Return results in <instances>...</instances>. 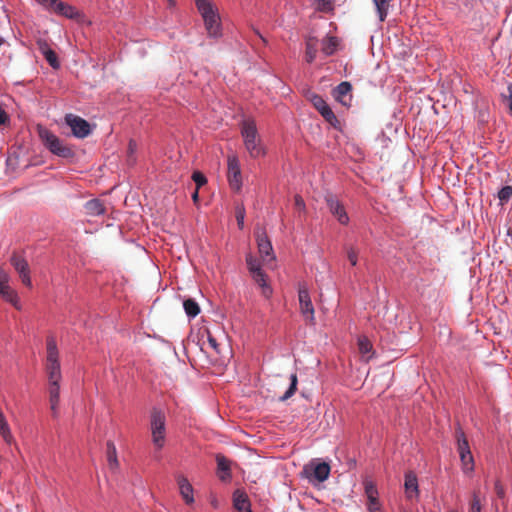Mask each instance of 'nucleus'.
I'll return each mask as SVG.
<instances>
[{
	"label": "nucleus",
	"mask_w": 512,
	"mask_h": 512,
	"mask_svg": "<svg viewBox=\"0 0 512 512\" xmlns=\"http://www.w3.org/2000/svg\"><path fill=\"white\" fill-rule=\"evenodd\" d=\"M241 135L244 145L252 158H259L265 155V149L258 134L256 123L253 119H245L241 123Z\"/></svg>",
	"instance_id": "obj_1"
},
{
	"label": "nucleus",
	"mask_w": 512,
	"mask_h": 512,
	"mask_svg": "<svg viewBox=\"0 0 512 512\" xmlns=\"http://www.w3.org/2000/svg\"><path fill=\"white\" fill-rule=\"evenodd\" d=\"M38 136L42 144L54 155L61 158H72L74 157V151L65 144L60 138L54 133L45 128L44 126H37Z\"/></svg>",
	"instance_id": "obj_2"
},
{
	"label": "nucleus",
	"mask_w": 512,
	"mask_h": 512,
	"mask_svg": "<svg viewBox=\"0 0 512 512\" xmlns=\"http://www.w3.org/2000/svg\"><path fill=\"white\" fill-rule=\"evenodd\" d=\"M151 440L157 451H160L166 443V416L165 413L153 408L150 413L149 425Z\"/></svg>",
	"instance_id": "obj_3"
},
{
	"label": "nucleus",
	"mask_w": 512,
	"mask_h": 512,
	"mask_svg": "<svg viewBox=\"0 0 512 512\" xmlns=\"http://www.w3.org/2000/svg\"><path fill=\"white\" fill-rule=\"evenodd\" d=\"M197 9L201 14L207 33L211 37H219L220 18L216 8L209 0H195Z\"/></svg>",
	"instance_id": "obj_4"
},
{
	"label": "nucleus",
	"mask_w": 512,
	"mask_h": 512,
	"mask_svg": "<svg viewBox=\"0 0 512 512\" xmlns=\"http://www.w3.org/2000/svg\"><path fill=\"white\" fill-rule=\"evenodd\" d=\"M45 371L47 373L48 380L62 379L59 351L54 336H48L46 339Z\"/></svg>",
	"instance_id": "obj_5"
},
{
	"label": "nucleus",
	"mask_w": 512,
	"mask_h": 512,
	"mask_svg": "<svg viewBox=\"0 0 512 512\" xmlns=\"http://www.w3.org/2000/svg\"><path fill=\"white\" fill-rule=\"evenodd\" d=\"M455 437L457 441V450L462 464V470L465 474H470L474 471V458L462 428L458 427L456 429Z\"/></svg>",
	"instance_id": "obj_6"
},
{
	"label": "nucleus",
	"mask_w": 512,
	"mask_h": 512,
	"mask_svg": "<svg viewBox=\"0 0 512 512\" xmlns=\"http://www.w3.org/2000/svg\"><path fill=\"white\" fill-rule=\"evenodd\" d=\"M299 308L304 320L309 325L315 324V310L306 285H299L298 289Z\"/></svg>",
	"instance_id": "obj_7"
},
{
	"label": "nucleus",
	"mask_w": 512,
	"mask_h": 512,
	"mask_svg": "<svg viewBox=\"0 0 512 512\" xmlns=\"http://www.w3.org/2000/svg\"><path fill=\"white\" fill-rule=\"evenodd\" d=\"M10 277L4 271L0 270V297L14 306L17 310L22 309L18 293L9 285Z\"/></svg>",
	"instance_id": "obj_8"
},
{
	"label": "nucleus",
	"mask_w": 512,
	"mask_h": 512,
	"mask_svg": "<svg viewBox=\"0 0 512 512\" xmlns=\"http://www.w3.org/2000/svg\"><path fill=\"white\" fill-rule=\"evenodd\" d=\"M309 100L311 101L312 105L315 107V109L322 115V117L333 127H337L339 124V121L332 111V109L329 107V105L326 103V101L318 94L311 93L309 95Z\"/></svg>",
	"instance_id": "obj_9"
},
{
	"label": "nucleus",
	"mask_w": 512,
	"mask_h": 512,
	"mask_svg": "<svg viewBox=\"0 0 512 512\" xmlns=\"http://www.w3.org/2000/svg\"><path fill=\"white\" fill-rule=\"evenodd\" d=\"M227 178L231 188L239 191L242 187L241 169L238 158L235 155L228 156L227 159Z\"/></svg>",
	"instance_id": "obj_10"
},
{
	"label": "nucleus",
	"mask_w": 512,
	"mask_h": 512,
	"mask_svg": "<svg viewBox=\"0 0 512 512\" xmlns=\"http://www.w3.org/2000/svg\"><path fill=\"white\" fill-rule=\"evenodd\" d=\"M65 122L71 128L73 135L78 138H85L91 132L89 123L79 116L67 114Z\"/></svg>",
	"instance_id": "obj_11"
},
{
	"label": "nucleus",
	"mask_w": 512,
	"mask_h": 512,
	"mask_svg": "<svg viewBox=\"0 0 512 512\" xmlns=\"http://www.w3.org/2000/svg\"><path fill=\"white\" fill-rule=\"evenodd\" d=\"M303 473L310 481L315 479L318 482H323L329 477L330 466L326 462L318 463L316 465H306L303 469Z\"/></svg>",
	"instance_id": "obj_12"
},
{
	"label": "nucleus",
	"mask_w": 512,
	"mask_h": 512,
	"mask_svg": "<svg viewBox=\"0 0 512 512\" xmlns=\"http://www.w3.org/2000/svg\"><path fill=\"white\" fill-rule=\"evenodd\" d=\"M325 201L330 212L337 218V220L341 224L346 225L349 222V217L346 213L343 204L338 200V198L333 194L329 193L325 196Z\"/></svg>",
	"instance_id": "obj_13"
},
{
	"label": "nucleus",
	"mask_w": 512,
	"mask_h": 512,
	"mask_svg": "<svg viewBox=\"0 0 512 512\" xmlns=\"http://www.w3.org/2000/svg\"><path fill=\"white\" fill-rule=\"evenodd\" d=\"M11 264L14 267V269L17 271V273L19 274V277H20L23 285H25L27 287H31L32 281L30 278V269H29L28 262L21 256L14 254L11 257Z\"/></svg>",
	"instance_id": "obj_14"
},
{
	"label": "nucleus",
	"mask_w": 512,
	"mask_h": 512,
	"mask_svg": "<svg viewBox=\"0 0 512 512\" xmlns=\"http://www.w3.org/2000/svg\"><path fill=\"white\" fill-rule=\"evenodd\" d=\"M255 235L260 255L265 260H273V248L266 232L263 229H259L256 231Z\"/></svg>",
	"instance_id": "obj_15"
},
{
	"label": "nucleus",
	"mask_w": 512,
	"mask_h": 512,
	"mask_svg": "<svg viewBox=\"0 0 512 512\" xmlns=\"http://www.w3.org/2000/svg\"><path fill=\"white\" fill-rule=\"evenodd\" d=\"M60 381L61 380H48L49 402L53 417H57L58 415V405L60 402Z\"/></svg>",
	"instance_id": "obj_16"
},
{
	"label": "nucleus",
	"mask_w": 512,
	"mask_h": 512,
	"mask_svg": "<svg viewBox=\"0 0 512 512\" xmlns=\"http://www.w3.org/2000/svg\"><path fill=\"white\" fill-rule=\"evenodd\" d=\"M351 91H352V85L347 82H341L334 90H333V96L334 98L339 101L343 105H349V102L351 100Z\"/></svg>",
	"instance_id": "obj_17"
},
{
	"label": "nucleus",
	"mask_w": 512,
	"mask_h": 512,
	"mask_svg": "<svg viewBox=\"0 0 512 512\" xmlns=\"http://www.w3.org/2000/svg\"><path fill=\"white\" fill-rule=\"evenodd\" d=\"M177 484L179 486L180 494L186 504H192L194 502L193 487L189 483L188 479L180 475L177 477Z\"/></svg>",
	"instance_id": "obj_18"
},
{
	"label": "nucleus",
	"mask_w": 512,
	"mask_h": 512,
	"mask_svg": "<svg viewBox=\"0 0 512 512\" xmlns=\"http://www.w3.org/2000/svg\"><path fill=\"white\" fill-rule=\"evenodd\" d=\"M404 487L407 498L413 499L418 497V481L413 472H407L405 474Z\"/></svg>",
	"instance_id": "obj_19"
},
{
	"label": "nucleus",
	"mask_w": 512,
	"mask_h": 512,
	"mask_svg": "<svg viewBox=\"0 0 512 512\" xmlns=\"http://www.w3.org/2000/svg\"><path fill=\"white\" fill-rule=\"evenodd\" d=\"M218 475L222 481L229 480L231 478V462L225 456L218 454L216 456Z\"/></svg>",
	"instance_id": "obj_20"
},
{
	"label": "nucleus",
	"mask_w": 512,
	"mask_h": 512,
	"mask_svg": "<svg viewBox=\"0 0 512 512\" xmlns=\"http://www.w3.org/2000/svg\"><path fill=\"white\" fill-rule=\"evenodd\" d=\"M51 12H54L61 16H65L66 18H69V19H73L78 15L77 10L73 6H71L67 3H64L60 0H56V3L53 6Z\"/></svg>",
	"instance_id": "obj_21"
},
{
	"label": "nucleus",
	"mask_w": 512,
	"mask_h": 512,
	"mask_svg": "<svg viewBox=\"0 0 512 512\" xmlns=\"http://www.w3.org/2000/svg\"><path fill=\"white\" fill-rule=\"evenodd\" d=\"M318 51V40L316 37L309 36L306 39L305 59L308 63H312Z\"/></svg>",
	"instance_id": "obj_22"
},
{
	"label": "nucleus",
	"mask_w": 512,
	"mask_h": 512,
	"mask_svg": "<svg viewBox=\"0 0 512 512\" xmlns=\"http://www.w3.org/2000/svg\"><path fill=\"white\" fill-rule=\"evenodd\" d=\"M106 457L109 468L111 470H116L119 467V462L117 458V450L112 441H107L106 443Z\"/></svg>",
	"instance_id": "obj_23"
},
{
	"label": "nucleus",
	"mask_w": 512,
	"mask_h": 512,
	"mask_svg": "<svg viewBox=\"0 0 512 512\" xmlns=\"http://www.w3.org/2000/svg\"><path fill=\"white\" fill-rule=\"evenodd\" d=\"M86 213L89 216H99L105 213V207L99 199H92L85 204Z\"/></svg>",
	"instance_id": "obj_24"
},
{
	"label": "nucleus",
	"mask_w": 512,
	"mask_h": 512,
	"mask_svg": "<svg viewBox=\"0 0 512 512\" xmlns=\"http://www.w3.org/2000/svg\"><path fill=\"white\" fill-rule=\"evenodd\" d=\"M339 45V41L334 36H327L322 40L321 51L325 56L334 54Z\"/></svg>",
	"instance_id": "obj_25"
},
{
	"label": "nucleus",
	"mask_w": 512,
	"mask_h": 512,
	"mask_svg": "<svg viewBox=\"0 0 512 512\" xmlns=\"http://www.w3.org/2000/svg\"><path fill=\"white\" fill-rule=\"evenodd\" d=\"M358 349H359V352L362 355V357L365 359V361H369L371 359V357H372L371 352H372L373 346L367 337L361 336L358 338Z\"/></svg>",
	"instance_id": "obj_26"
},
{
	"label": "nucleus",
	"mask_w": 512,
	"mask_h": 512,
	"mask_svg": "<svg viewBox=\"0 0 512 512\" xmlns=\"http://www.w3.org/2000/svg\"><path fill=\"white\" fill-rule=\"evenodd\" d=\"M253 280L262 288V293L265 297H269L272 293L271 288L266 283V275L261 270L255 273H252Z\"/></svg>",
	"instance_id": "obj_27"
},
{
	"label": "nucleus",
	"mask_w": 512,
	"mask_h": 512,
	"mask_svg": "<svg viewBox=\"0 0 512 512\" xmlns=\"http://www.w3.org/2000/svg\"><path fill=\"white\" fill-rule=\"evenodd\" d=\"M233 502L235 509L238 511L247 512V510H251L249 500L244 493H240L239 491L235 492Z\"/></svg>",
	"instance_id": "obj_28"
},
{
	"label": "nucleus",
	"mask_w": 512,
	"mask_h": 512,
	"mask_svg": "<svg viewBox=\"0 0 512 512\" xmlns=\"http://www.w3.org/2000/svg\"><path fill=\"white\" fill-rule=\"evenodd\" d=\"M390 2L391 0H373L381 22L385 21L387 17Z\"/></svg>",
	"instance_id": "obj_29"
},
{
	"label": "nucleus",
	"mask_w": 512,
	"mask_h": 512,
	"mask_svg": "<svg viewBox=\"0 0 512 512\" xmlns=\"http://www.w3.org/2000/svg\"><path fill=\"white\" fill-rule=\"evenodd\" d=\"M183 307H184V310H185L187 316H189L191 318L196 317L200 313V307H199L198 303L191 298L186 299L184 301Z\"/></svg>",
	"instance_id": "obj_30"
},
{
	"label": "nucleus",
	"mask_w": 512,
	"mask_h": 512,
	"mask_svg": "<svg viewBox=\"0 0 512 512\" xmlns=\"http://www.w3.org/2000/svg\"><path fill=\"white\" fill-rule=\"evenodd\" d=\"M482 505L480 501V491L479 489H475L472 493V500L470 503L469 512H481Z\"/></svg>",
	"instance_id": "obj_31"
},
{
	"label": "nucleus",
	"mask_w": 512,
	"mask_h": 512,
	"mask_svg": "<svg viewBox=\"0 0 512 512\" xmlns=\"http://www.w3.org/2000/svg\"><path fill=\"white\" fill-rule=\"evenodd\" d=\"M290 381H291L290 387L285 392V394L280 397L281 401H285V400L289 399L297 390V383H298L297 375L296 374H292L290 376Z\"/></svg>",
	"instance_id": "obj_32"
},
{
	"label": "nucleus",
	"mask_w": 512,
	"mask_h": 512,
	"mask_svg": "<svg viewBox=\"0 0 512 512\" xmlns=\"http://www.w3.org/2000/svg\"><path fill=\"white\" fill-rule=\"evenodd\" d=\"M316 9L320 12L328 13L334 9V0H315Z\"/></svg>",
	"instance_id": "obj_33"
},
{
	"label": "nucleus",
	"mask_w": 512,
	"mask_h": 512,
	"mask_svg": "<svg viewBox=\"0 0 512 512\" xmlns=\"http://www.w3.org/2000/svg\"><path fill=\"white\" fill-rule=\"evenodd\" d=\"M43 56L45 57V59L47 60V62L53 69H58L60 67V62L58 60V57L52 49H50L49 51H46V53Z\"/></svg>",
	"instance_id": "obj_34"
},
{
	"label": "nucleus",
	"mask_w": 512,
	"mask_h": 512,
	"mask_svg": "<svg viewBox=\"0 0 512 512\" xmlns=\"http://www.w3.org/2000/svg\"><path fill=\"white\" fill-rule=\"evenodd\" d=\"M511 197H512V186H504L498 192V198L502 205L507 203L511 199Z\"/></svg>",
	"instance_id": "obj_35"
},
{
	"label": "nucleus",
	"mask_w": 512,
	"mask_h": 512,
	"mask_svg": "<svg viewBox=\"0 0 512 512\" xmlns=\"http://www.w3.org/2000/svg\"><path fill=\"white\" fill-rule=\"evenodd\" d=\"M345 250L348 261L352 266H355L358 261L359 251L353 246L345 247Z\"/></svg>",
	"instance_id": "obj_36"
},
{
	"label": "nucleus",
	"mask_w": 512,
	"mask_h": 512,
	"mask_svg": "<svg viewBox=\"0 0 512 512\" xmlns=\"http://www.w3.org/2000/svg\"><path fill=\"white\" fill-rule=\"evenodd\" d=\"M364 486L367 499H373L375 497H378V490L376 488V485L372 481H365Z\"/></svg>",
	"instance_id": "obj_37"
},
{
	"label": "nucleus",
	"mask_w": 512,
	"mask_h": 512,
	"mask_svg": "<svg viewBox=\"0 0 512 512\" xmlns=\"http://www.w3.org/2000/svg\"><path fill=\"white\" fill-rule=\"evenodd\" d=\"M246 263L251 274L262 270L259 261L251 255L247 256Z\"/></svg>",
	"instance_id": "obj_38"
},
{
	"label": "nucleus",
	"mask_w": 512,
	"mask_h": 512,
	"mask_svg": "<svg viewBox=\"0 0 512 512\" xmlns=\"http://www.w3.org/2000/svg\"><path fill=\"white\" fill-rule=\"evenodd\" d=\"M137 150V144L134 140H130L129 141V144H128V156H127V161H128V164L129 165H133L135 163V158H134V154Z\"/></svg>",
	"instance_id": "obj_39"
},
{
	"label": "nucleus",
	"mask_w": 512,
	"mask_h": 512,
	"mask_svg": "<svg viewBox=\"0 0 512 512\" xmlns=\"http://www.w3.org/2000/svg\"><path fill=\"white\" fill-rule=\"evenodd\" d=\"M0 434L3 437V439L5 440V442H7V443H11V441L13 440V436L11 434V431H10V428H9V425L7 422L2 423L0 425Z\"/></svg>",
	"instance_id": "obj_40"
},
{
	"label": "nucleus",
	"mask_w": 512,
	"mask_h": 512,
	"mask_svg": "<svg viewBox=\"0 0 512 512\" xmlns=\"http://www.w3.org/2000/svg\"><path fill=\"white\" fill-rule=\"evenodd\" d=\"M192 179L196 184L197 190H199L207 182L206 177L199 171H195L193 173Z\"/></svg>",
	"instance_id": "obj_41"
},
{
	"label": "nucleus",
	"mask_w": 512,
	"mask_h": 512,
	"mask_svg": "<svg viewBox=\"0 0 512 512\" xmlns=\"http://www.w3.org/2000/svg\"><path fill=\"white\" fill-rule=\"evenodd\" d=\"M380 503L378 497L368 499V510L369 512H380Z\"/></svg>",
	"instance_id": "obj_42"
},
{
	"label": "nucleus",
	"mask_w": 512,
	"mask_h": 512,
	"mask_svg": "<svg viewBox=\"0 0 512 512\" xmlns=\"http://www.w3.org/2000/svg\"><path fill=\"white\" fill-rule=\"evenodd\" d=\"M494 490L499 499L505 498V489L500 480L495 481Z\"/></svg>",
	"instance_id": "obj_43"
},
{
	"label": "nucleus",
	"mask_w": 512,
	"mask_h": 512,
	"mask_svg": "<svg viewBox=\"0 0 512 512\" xmlns=\"http://www.w3.org/2000/svg\"><path fill=\"white\" fill-rule=\"evenodd\" d=\"M36 44L42 55H44L46 51H49L51 49L47 41L44 39H38Z\"/></svg>",
	"instance_id": "obj_44"
},
{
	"label": "nucleus",
	"mask_w": 512,
	"mask_h": 512,
	"mask_svg": "<svg viewBox=\"0 0 512 512\" xmlns=\"http://www.w3.org/2000/svg\"><path fill=\"white\" fill-rule=\"evenodd\" d=\"M294 205H295V208L299 211H305V209H306L305 202L300 195H296L294 197Z\"/></svg>",
	"instance_id": "obj_45"
},
{
	"label": "nucleus",
	"mask_w": 512,
	"mask_h": 512,
	"mask_svg": "<svg viewBox=\"0 0 512 512\" xmlns=\"http://www.w3.org/2000/svg\"><path fill=\"white\" fill-rule=\"evenodd\" d=\"M508 95H502L504 100H507L508 102V108L510 112L512 113V84H509L507 87Z\"/></svg>",
	"instance_id": "obj_46"
},
{
	"label": "nucleus",
	"mask_w": 512,
	"mask_h": 512,
	"mask_svg": "<svg viewBox=\"0 0 512 512\" xmlns=\"http://www.w3.org/2000/svg\"><path fill=\"white\" fill-rule=\"evenodd\" d=\"M40 5H42L45 9L51 12L53 6L56 3V0H36Z\"/></svg>",
	"instance_id": "obj_47"
},
{
	"label": "nucleus",
	"mask_w": 512,
	"mask_h": 512,
	"mask_svg": "<svg viewBox=\"0 0 512 512\" xmlns=\"http://www.w3.org/2000/svg\"><path fill=\"white\" fill-rule=\"evenodd\" d=\"M9 122V116L6 111L0 108V126L6 125Z\"/></svg>",
	"instance_id": "obj_48"
},
{
	"label": "nucleus",
	"mask_w": 512,
	"mask_h": 512,
	"mask_svg": "<svg viewBox=\"0 0 512 512\" xmlns=\"http://www.w3.org/2000/svg\"><path fill=\"white\" fill-rule=\"evenodd\" d=\"M236 219H237L238 226L240 228H242L243 227V222H244V210H238L237 211Z\"/></svg>",
	"instance_id": "obj_49"
},
{
	"label": "nucleus",
	"mask_w": 512,
	"mask_h": 512,
	"mask_svg": "<svg viewBox=\"0 0 512 512\" xmlns=\"http://www.w3.org/2000/svg\"><path fill=\"white\" fill-rule=\"evenodd\" d=\"M208 344L211 348H213L217 353L219 352L218 350V343L216 341L215 338H213L210 334L208 335Z\"/></svg>",
	"instance_id": "obj_50"
},
{
	"label": "nucleus",
	"mask_w": 512,
	"mask_h": 512,
	"mask_svg": "<svg viewBox=\"0 0 512 512\" xmlns=\"http://www.w3.org/2000/svg\"><path fill=\"white\" fill-rule=\"evenodd\" d=\"M192 199L194 201V203H197L198 200H199V190H195L194 193L192 194Z\"/></svg>",
	"instance_id": "obj_51"
},
{
	"label": "nucleus",
	"mask_w": 512,
	"mask_h": 512,
	"mask_svg": "<svg viewBox=\"0 0 512 512\" xmlns=\"http://www.w3.org/2000/svg\"><path fill=\"white\" fill-rule=\"evenodd\" d=\"M169 7H174L176 5L175 0H167Z\"/></svg>",
	"instance_id": "obj_52"
}]
</instances>
